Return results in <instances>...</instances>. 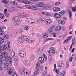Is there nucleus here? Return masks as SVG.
Returning <instances> with one entry per match:
<instances>
[{"label":"nucleus","instance_id":"f257e3e1","mask_svg":"<svg viewBox=\"0 0 76 76\" xmlns=\"http://www.w3.org/2000/svg\"><path fill=\"white\" fill-rule=\"evenodd\" d=\"M18 41L20 43H23V41H27V42L29 44L33 43L35 41V40L33 39H30L28 37L25 36H22L21 37H19L18 38Z\"/></svg>","mask_w":76,"mask_h":76},{"label":"nucleus","instance_id":"f03ea898","mask_svg":"<svg viewBox=\"0 0 76 76\" xmlns=\"http://www.w3.org/2000/svg\"><path fill=\"white\" fill-rule=\"evenodd\" d=\"M8 53H7L5 52H3L1 55V58H6L3 61V62H6V63H12V59L10 56H7Z\"/></svg>","mask_w":76,"mask_h":76},{"label":"nucleus","instance_id":"7ed1b4c3","mask_svg":"<svg viewBox=\"0 0 76 76\" xmlns=\"http://www.w3.org/2000/svg\"><path fill=\"white\" fill-rule=\"evenodd\" d=\"M18 54L20 57H23L26 56V52L23 50H20Z\"/></svg>","mask_w":76,"mask_h":76},{"label":"nucleus","instance_id":"20e7f679","mask_svg":"<svg viewBox=\"0 0 76 76\" xmlns=\"http://www.w3.org/2000/svg\"><path fill=\"white\" fill-rule=\"evenodd\" d=\"M26 21L29 23H31V24H35V21L34 19L29 18H27L26 19Z\"/></svg>","mask_w":76,"mask_h":76},{"label":"nucleus","instance_id":"39448f33","mask_svg":"<svg viewBox=\"0 0 76 76\" xmlns=\"http://www.w3.org/2000/svg\"><path fill=\"white\" fill-rule=\"evenodd\" d=\"M12 20L13 21L15 22H19L20 21V18L17 16H14L12 18Z\"/></svg>","mask_w":76,"mask_h":76},{"label":"nucleus","instance_id":"423d86ee","mask_svg":"<svg viewBox=\"0 0 76 76\" xmlns=\"http://www.w3.org/2000/svg\"><path fill=\"white\" fill-rule=\"evenodd\" d=\"M4 70H7L9 67L10 64L9 63H4Z\"/></svg>","mask_w":76,"mask_h":76},{"label":"nucleus","instance_id":"0eeeda50","mask_svg":"<svg viewBox=\"0 0 76 76\" xmlns=\"http://www.w3.org/2000/svg\"><path fill=\"white\" fill-rule=\"evenodd\" d=\"M26 7L28 9H31L34 10L37 9V7L34 6H31L29 5H27L26 6Z\"/></svg>","mask_w":76,"mask_h":76},{"label":"nucleus","instance_id":"6e6552de","mask_svg":"<svg viewBox=\"0 0 76 76\" xmlns=\"http://www.w3.org/2000/svg\"><path fill=\"white\" fill-rule=\"evenodd\" d=\"M6 48H7V47L6 46V45H5L3 46L2 45L0 46V51L1 52L3 51L4 50H6Z\"/></svg>","mask_w":76,"mask_h":76},{"label":"nucleus","instance_id":"1a4fd4ad","mask_svg":"<svg viewBox=\"0 0 76 76\" xmlns=\"http://www.w3.org/2000/svg\"><path fill=\"white\" fill-rule=\"evenodd\" d=\"M23 64L25 66H29L31 64V62L28 60H25L23 62Z\"/></svg>","mask_w":76,"mask_h":76},{"label":"nucleus","instance_id":"9d476101","mask_svg":"<svg viewBox=\"0 0 76 76\" xmlns=\"http://www.w3.org/2000/svg\"><path fill=\"white\" fill-rule=\"evenodd\" d=\"M18 16L20 18H27L29 16L28 14H26L24 13L20 14H19Z\"/></svg>","mask_w":76,"mask_h":76},{"label":"nucleus","instance_id":"9b49d317","mask_svg":"<svg viewBox=\"0 0 76 76\" xmlns=\"http://www.w3.org/2000/svg\"><path fill=\"white\" fill-rule=\"evenodd\" d=\"M23 72H24V75L25 76H29V73L28 71L26 69V68H24L23 69Z\"/></svg>","mask_w":76,"mask_h":76},{"label":"nucleus","instance_id":"f8f14e48","mask_svg":"<svg viewBox=\"0 0 76 76\" xmlns=\"http://www.w3.org/2000/svg\"><path fill=\"white\" fill-rule=\"evenodd\" d=\"M38 60L40 64H43V63H44V59L43 57H39Z\"/></svg>","mask_w":76,"mask_h":76},{"label":"nucleus","instance_id":"ddd939ff","mask_svg":"<svg viewBox=\"0 0 76 76\" xmlns=\"http://www.w3.org/2000/svg\"><path fill=\"white\" fill-rule=\"evenodd\" d=\"M61 26H57L54 29V31L55 32H58L61 30Z\"/></svg>","mask_w":76,"mask_h":76},{"label":"nucleus","instance_id":"4468645a","mask_svg":"<svg viewBox=\"0 0 76 76\" xmlns=\"http://www.w3.org/2000/svg\"><path fill=\"white\" fill-rule=\"evenodd\" d=\"M51 23H52V21H51V20L50 19H47L46 20V24L47 25H50Z\"/></svg>","mask_w":76,"mask_h":76},{"label":"nucleus","instance_id":"2eb2a0df","mask_svg":"<svg viewBox=\"0 0 76 76\" xmlns=\"http://www.w3.org/2000/svg\"><path fill=\"white\" fill-rule=\"evenodd\" d=\"M13 72V69H12L10 68L8 70L7 73L9 75H12Z\"/></svg>","mask_w":76,"mask_h":76},{"label":"nucleus","instance_id":"dca6fc26","mask_svg":"<svg viewBox=\"0 0 76 76\" xmlns=\"http://www.w3.org/2000/svg\"><path fill=\"white\" fill-rule=\"evenodd\" d=\"M40 72V71L39 70V69H38L34 73L33 76H37V75H38L39 73Z\"/></svg>","mask_w":76,"mask_h":76},{"label":"nucleus","instance_id":"f3484780","mask_svg":"<svg viewBox=\"0 0 76 76\" xmlns=\"http://www.w3.org/2000/svg\"><path fill=\"white\" fill-rule=\"evenodd\" d=\"M15 7H11L8 10V11L9 12L11 13L15 10Z\"/></svg>","mask_w":76,"mask_h":76},{"label":"nucleus","instance_id":"a211bd4d","mask_svg":"<svg viewBox=\"0 0 76 76\" xmlns=\"http://www.w3.org/2000/svg\"><path fill=\"white\" fill-rule=\"evenodd\" d=\"M40 20L42 23H46V20L43 18H40Z\"/></svg>","mask_w":76,"mask_h":76},{"label":"nucleus","instance_id":"6ab92c4d","mask_svg":"<svg viewBox=\"0 0 76 76\" xmlns=\"http://www.w3.org/2000/svg\"><path fill=\"white\" fill-rule=\"evenodd\" d=\"M54 17L56 18H61V15L58 13H55L54 15Z\"/></svg>","mask_w":76,"mask_h":76},{"label":"nucleus","instance_id":"aec40b11","mask_svg":"<svg viewBox=\"0 0 76 76\" xmlns=\"http://www.w3.org/2000/svg\"><path fill=\"white\" fill-rule=\"evenodd\" d=\"M44 5V4L42 2H40L37 4V6L38 7H42Z\"/></svg>","mask_w":76,"mask_h":76},{"label":"nucleus","instance_id":"412c9836","mask_svg":"<svg viewBox=\"0 0 76 76\" xmlns=\"http://www.w3.org/2000/svg\"><path fill=\"white\" fill-rule=\"evenodd\" d=\"M23 3L25 4H31V2L27 0L23 1Z\"/></svg>","mask_w":76,"mask_h":76},{"label":"nucleus","instance_id":"4be33fe9","mask_svg":"<svg viewBox=\"0 0 76 76\" xmlns=\"http://www.w3.org/2000/svg\"><path fill=\"white\" fill-rule=\"evenodd\" d=\"M42 14L43 15H45L46 16H50L51 14L48 12H42Z\"/></svg>","mask_w":76,"mask_h":76},{"label":"nucleus","instance_id":"5701e85b","mask_svg":"<svg viewBox=\"0 0 76 76\" xmlns=\"http://www.w3.org/2000/svg\"><path fill=\"white\" fill-rule=\"evenodd\" d=\"M12 25L13 26H16L19 25V24L18 23H17V22L13 21Z\"/></svg>","mask_w":76,"mask_h":76},{"label":"nucleus","instance_id":"b1692460","mask_svg":"<svg viewBox=\"0 0 76 76\" xmlns=\"http://www.w3.org/2000/svg\"><path fill=\"white\" fill-rule=\"evenodd\" d=\"M11 56L12 57H14L15 56V52L14 51H12L11 52Z\"/></svg>","mask_w":76,"mask_h":76},{"label":"nucleus","instance_id":"393cba45","mask_svg":"<svg viewBox=\"0 0 76 76\" xmlns=\"http://www.w3.org/2000/svg\"><path fill=\"white\" fill-rule=\"evenodd\" d=\"M29 28H30L29 26H25L24 27L23 29L25 31H28Z\"/></svg>","mask_w":76,"mask_h":76},{"label":"nucleus","instance_id":"a878e982","mask_svg":"<svg viewBox=\"0 0 76 76\" xmlns=\"http://www.w3.org/2000/svg\"><path fill=\"white\" fill-rule=\"evenodd\" d=\"M4 40L3 38H1L0 39V45L2 44L4 42Z\"/></svg>","mask_w":76,"mask_h":76},{"label":"nucleus","instance_id":"bb28decb","mask_svg":"<svg viewBox=\"0 0 76 76\" xmlns=\"http://www.w3.org/2000/svg\"><path fill=\"white\" fill-rule=\"evenodd\" d=\"M42 37L43 38H47L48 37V35L47 34L44 33L43 34Z\"/></svg>","mask_w":76,"mask_h":76},{"label":"nucleus","instance_id":"cd10ccee","mask_svg":"<svg viewBox=\"0 0 76 76\" xmlns=\"http://www.w3.org/2000/svg\"><path fill=\"white\" fill-rule=\"evenodd\" d=\"M40 66V64H39V62H37L36 64V69H38V68H39Z\"/></svg>","mask_w":76,"mask_h":76},{"label":"nucleus","instance_id":"c85d7f7f","mask_svg":"<svg viewBox=\"0 0 76 76\" xmlns=\"http://www.w3.org/2000/svg\"><path fill=\"white\" fill-rule=\"evenodd\" d=\"M50 40H51V41H54V39L53 38H48L47 39L45 40V42H47L48 41H50Z\"/></svg>","mask_w":76,"mask_h":76},{"label":"nucleus","instance_id":"c756f323","mask_svg":"<svg viewBox=\"0 0 76 76\" xmlns=\"http://www.w3.org/2000/svg\"><path fill=\"white\" fill-rule=\"evenodd\" d=\"M2 3H4V4H8L9 3V2L6 0H3L2 1Z\"/></svg>","mask_w":76,"mask_h":76},{"label":"nucleus","instance_id":"7c9ffc66","mask_svg":"<svg viewBox=\"0 0 76 76\" xmlns=\"http://www.w3.org/2000/svg\"><path fill=\"white\" fill-rule=\"evenodd\" d=\"M46 7H43L44 10H48V8H50L51 7V6H46Z\"/></svg>","mask_w":76,"mask_h":76},{"label":"nucleus","instance_id":"2f4dec72","mask_svg":"<svg viewBox=\"0 0 76 76\" xmlns=\"http://www.w3.org/2000/svg\"><path fill=\"white\" fill-rule=\"evenodd\" d=\"M10 3L13 4V5H17L18 3L16 2H15L14 1H11L10 2Z\"/></svg>","mask_w":76,"mask_h":76},{"label":"nucleus","instance_id":"473e14b6","mask_svg":"<svg viewBox=\"0 0 76 76\" xmlns=\"http://www.w3.org/2000/svg\"><path fill=\"white\" fill-rule=\"evenodd\" d=\"M4 38L5 39H8L9 38V35H5L4 36Z\"/></svg>","mask_w":76,"mask_h":76},{"label":"nucleus","instance_id":"72a5a7b5","mask_svg":"<svg viewBox=\"0 0 76 76\" xmlns=\"http://www.w3.org/2000/svg\"><path fill=\"white\" fill-rule=\"evenodd\" d=\"M71 10L72 12H76V6H75L71 9Z\"/></svg>","mask_w":76,"mask_h":76},{"label":"nucleus","instance_id":"f704fd0d","mask_svg":"<svg viewBox=\"0 0 76 76\" xmlns=\"http://www.w3.org/2000/svg\"><path fill=\"white\" fill-rule=\"evenodd\" d=\"M69 19H72V12H71V11L69 10Z\"/></svg>","mask_w":76,"mask_h":76},{"label":"nucleus","instance_id":"c9c22d12","mask_svg":"<svg viewBox=\"0 0 76 76\" xmlns=\"http://www.w3.org/2000/svg\"><path fill=\"white\" fill-rule=\"evenodd\" d=\"M14 61L15 62H18L19 61V58H18V57L17 56H15L14 58Z\"/></svg>","mask_w":76,"mask_h":76},{"label":"nucleus","instance_id":"e433bc0d","mask_svg":"<svg viewBox=\"0 0 76 76\" xmlns=\"http://www.w3.org/2000/svg\"><path fill=\"white\" fill-rule=\"evenodd\" d=\"M69 41L70 40L67 38L66 39L64 42L63 44H65L66 43H68Z\"/></svg>","mask_w":76,"mask_h":76},{"label":"nucleus","instance_id":"4c0bfd02","mask_svg":"<svg viewBox=\"0 0 76 76\" xmlns=\"http://www.w3.org/2000/svg\"><path fill=\"white\" fill-rule=\"evenodd\" d=\"M4 34V33L3 32V31L2 30V29H1V28L0 27V35H3Z\"/></svg>","mask_w":76,"mask_h":76},{"label":"nucleus","instance_id":"58836bf2","mask_svg":"<svg viewBox=\"0 0 76 76\" xmlns=\"http://www.w3.org/2000/svg\"><path fill=\"white\" fill-rule=\"evenodd\" d=\"M4 18V14H1V16L0 17V19H3Z\"/></svg>","mask_w":76,"mask_h":76},{"label":"nucleus","instance_id":"ea45409f","mask_svg":"<svg viewBox=\"0 0 76 76\" xmlns=\"http://www.w3.org/2000/svg\"><path fill=\"white\" fill-rule=\"evenodd\" d=\"M35 56L34 55H32L31 56V60H34L35 59Z\"/></svg>","mask_w":76,"mask_h":76},{"label":"nucleus","instance_id":"a19ab883","mask_svg":"<svg viewBox=\"0 0 76 76\" xmlns=\"http://www.w3.org/2000/svg\"><path fill=\"white\" fill-rule=\"evenodd\" d=\"M4 15L6 17H9L10 16V14L9 13L7 12V13H5V14H4Z\"/></svg>","mask_w":76,"mask_h":76},{"label":"nucleus","instance_id":"79ce46f5","mask_svg":"<svg viewBox=\"0 0 76 76\" xmlns=\"http://www.w3.org/2000/svg\"><path fill=\"white\" fill-rule=\"evenodd\" d=\"M48 31L50 34H52L53 32V29L50 28L48 29Z\"/></svg>","mask_w":76,"mask_h":76},{"label":"nucleus","instance_id":"37998d69","mask_svg":"<svg viewBox=\"0 0 76 76\" xmlns=\"http://www.w3.org/2000/svg\"><path fill=\"white\" fill-rule=\"evenodd\" d=\"M7 47L8 48V49H9V48H10V42H9L7 43Z\"/></svg>","mask_w":76,"mask_h":76},{"label":"nucleus","instance_id":"c03bdc74","mask_svg":"<svg viewBox=\"0 0 76 76\" xmlns=\"http://www.w3.org/2000/svg\"><path fill=\"white\" fill-rule=\"evenodd\" d=\"M47 74V72L45 71H44L43 72L42 74V76H45V75H46V74Z\"/></svg>","mask_w":76,"mask_h":76},{"label":"nucleus","instance_id":"a18cd8bd","mask_svg":"<svg viewBox=\"0 0 76 76\" xmlns=\"http://www.w3.org/2000/svg\"><path fill=\"white\" fill-rule=\"evenodd\" d=\"M69 66V62H67L66 64V68H68Z\"/></svg>","mask_w":76,"mask_h":76},{"label":"nucleus","instance_id":"49530a36","mask_svg":"<svg viewBox=\"0 0 76 76\" xmlns=\"http://www.w3.org/2000/svg\"><path fill=\"white\" fill-rule=\"evenodd\" d=\"M59 13L61 14V15H64V14H65V12L64 11H62Z\"/></svg>","mask_w":76,"mask_h":76},{"label":"nucleus","instance_id":"de8ad7c7","mask_svg":"<svg viewBox=\"0 0 76 76\" xmlns=\"http://www.w3.org/2000/svg\"><path fill=\"white\" fill-rule=\"evenodd\" d=\"M65 24H66V22L63 20H62L61 25H65Z\"/></svg>","mask_w":76,"mask_h":76},{"label":"nucleus","instance_id":"09e8293b","mask_svg":"<svg viewBox=\"0 0 76 76\" xmlns=\"http://www.w3.org/2000/svg\"><path fill=\"white\" fill-rule=\"evenodd\" d=\"M73 43H72L70 46V48H69V51H71V50H72V48L73 47Z\"/></svg>","mask_w":76,"mask_h":76},{"label":"nucleus","instance_id":"8fccbe9b","mask_svg":"<svg viewBox=\"0 0 76 76\" xmlns=\"http://www.w3.org/2000/svg\"><path fill=\"white\" fill-rule=\"evenodd\" d=\"M54 12H57V7H54L53 8Z\"/></svg>","mask_w":76,"mask_h":76},{"label":"nucleus","instance_id":"3c124183","mask_svg":"<svg viewBox=\"0 0 76 76\" xmlns=\"http://www.w3.org/2000/svg\"><path fill=\"white\" fill-rule=\"evenodd\" d=\"M4 14H5V13H7V9H5L4 10Z\"/></svg>","mask_w":76,"mask_h":76},{"label":"nucleus","instance_id":"603ef678","mask_svg":"<svg viewBox=\"0 0 76 76\" xmlns=\"http://www.w3.org/2000/svg\"><path fill=\"white\" fill-rule=\"evenodd\" d=\"M2 62H3V59L1 58H0V66L1 65Z\"/></svg>","mask_w":76,"mask_h":76},{"label":"nucleus","instance_id":"864d4df0","mask_svg":"<svg viewBox=\"0 0 76 76\" xmlns=\"http://www.w3.org/2000/svg\"><path fill=\"white\" fill-rule=\"evenodd\" d=\"M38 37L39 40L41 39H42V36H41V35H39L38 36Z\"/></svg>","mask_w":76,"mask_h":76},{"label":"nucleus","instance_id":"5fc2aeb1","mask_svg":"<svg viewBox=\"0 0 76 76\" xmlns=\"http://www.w3.org/2000/svg\"><path fill=\"white\" fill-rule=\"evenodd\" d=\"M43 56L45 60H47V56L45 54H43Z\"/></svg>","mask_w":76,"mask_h":76},{"label":"nucleus","instance_id":"6e6d98bb","mask_svg":"<svg viewBox=\"0 0 76 76\" xmlns=\"http://www.w3.org/2000/svg\"><path fill=\"white\" fill-rule=\"evenodd\" d=\"M60 4V2H56L55 3V6H58V5H59Z\"/></svg>","mask_w":76,"mask_h":76},{"label":"nucleus","instance_id":"4d7b16f0","mask_svg":"<svg viewBox=\"0 0 76 76\" xmlns=\"http://www.w3.org/2000/svg\"><path fill=\"white\" fill-rule=\"evenodd\" d=\"M73 57H70L69 58V61L70 62H71V61H72V60H73Z\"/></svg>","mask_w":76,"mask_h":76},{"label":"nucleus","instance_id":"13d9d810","mask_svg":"<svg viewBox=\"0 0 76 76\" xmlns=\"http://www.w3.org/2000/svg\"><path fill=\"white\" fill-rule=\"evenodd\" d=\"M59 11H60V9L56 7V12H59Z\"/></svg>","mask_w":76,"mask_h":76},{"label":"nucleus","instance_id":"bf43d9fd","mask_svg":"<svg viewBox=\"0 0 76 76\" xmlns=\"http://www.w3.org/2000/svg\"><path fill=\"white\" fill-rule=\"evenodd\" d=\"M18 1L19 3H23V0H18Z\"/></svg>","mask_w":76,"mask_h":76},{"label":"nucleus","instance_id":"052dcab7","mask_svg":"<svg viewBox=\"0 0 76 76\" xmlns=\"http://www.w3.org/2000/svg\"><path fill=\"white\" fill-rule=\"evenodd\" d=\"M16 8H19V9H22L23 7H22L20 6H16Z\"/></svg>","mask_w":76,"mask_h":76},{"label":"nucleus","instance_id":"680f3d73","mask_svg":"<svg viewBox=\"0 0 76 76\" xmlns=\"http://www.w3.org/2000/svg\"><path fill=\"white\" fill-rule=\"evenodd\" d=\"M72 37L71 36H69L67 39H69V41L71 39H72Z\"/></svg>","mask_w":76,"mask_h":76},{"label":"nucleus","instance_id":"e2e57ef3","mask_svg":"<svg viewBox=\"0 0 76 76\" xmlns=\"http://www.w3.org/2000/svg\"><path fill=\"white\" fill-rule=\"evenodd\" d=\"M56 35H57V34L56 33H54L53 34V37H54V38H56Z\"/></svg>","mask_w":76,"mask_h":76},{"label":"nucleus","instance_id":"0e129e2a","mask_svg":"<svg viewBox=\"0 0 76 76\" xmlns=\"http://www.w3.org/2000/svg\"><path fill=\"white\" fill-rule=\"evenodd\" d=\"M36 21L37 22H38V23L39 22H40V18H39V19H36Z\"/></svg>","mask_w":76,"mask_h":76},{"label":"nucleus","instance_id":"69168bd1","mask_svg":"<svg viewBox=\"0 0 76 76\" xmlns=\"http://www.w3.org/2000/svg\"><path fill=\"white\" fill-rule=\"evenodd\" d=\"M60 75H61V73L60 72H58L57 73L56 76H60Z\"/></svg>","mask_w":76,"mask_h":76},{"label":"nucleus","instance_id":"338daca9","mask_svg":"<svg viewBox=\"0 0 76 76\" xmlns=\"http://www.w3.org/2000/svg\"><path fill=\"white\" fill-rule=\"evenodd\" d=\"M20 75H22L23 73V71L22 69H20Z\"/></svg>","mask_w":76,"mask_h":76},{"label":"nucleus","instance_id":"774afa93","mask_svg":"<svg viewBox=\"0 0 76 76\" xmlns=\"http://www.w3.org/2000/svg\"><path fill=\"white\" fill-rule=\"evenodd\" d=\"M54 71H55V70L56 69V64H54Z\"/></svg>","mask_w":76,"mask_h":76}]
</instances>
